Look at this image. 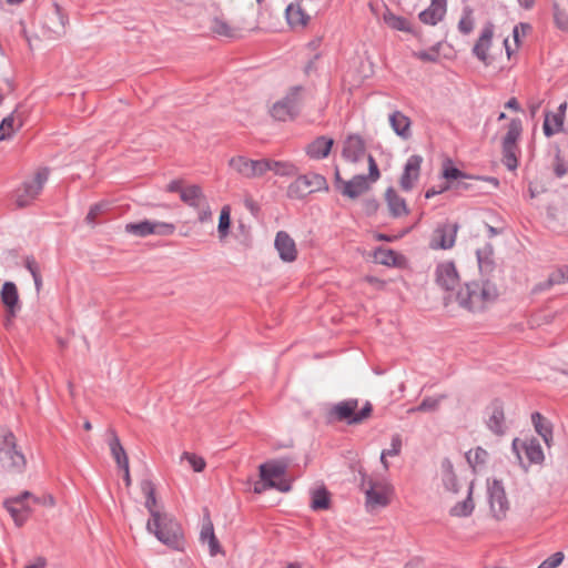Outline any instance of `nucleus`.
Wrapping results in <instances>:
<instances>
[{
  "instance_id": "4c0bfd02",
  "label": "nucleus",
  "mask_w": 568,
  "mask_h": 568,
  "mask_svg": "<svg viewBox=\"0 0 568 568\" xmlns=\"http://www.w3.org/2000/svg\"><path fill=\"white\" fill-rule=\"evenodd\" d=\"M180 197L185 204L192 207L201 206L203 201L206 200L199 185L185 186Z\"/></svg>"
},
{
  "instance_id": "7c9ffc66",
  "label": "nucleus",
  "mask_w": 568,
  "mask_h": 568,
  "mask_svg": "<svg viewBox=\"0 0 568 568\" xmlns=\"http://www.w3.org/2000/svg\"><path fill=\"white\" fill-rule=\"evenodd\" d=\"M210 30L217 37L236 38L239 29L234 27L223 14L214 16L210 21Z\"/></svg>"
},
{
  "instance_id": "2eb2a0df",
  "label": "nucleus",
  "mask_w": 568,
  "mask_h": 568,
  "mask_svg": "<svg viewBox=\"0 0 568 568\" xmlns=\"http://www.w3.org/2000/svg\"><path fill=\"white\" fill-rule=\"evenodd\" d=\"M458 225L456 223L443 222L436 225L430 239L432 250H449L455 245Z\"/></svg>"
},
{
  "instance_id": "412c9836",
  "label": "nucleus",
  "mask_w": 568,
  "mask_h": 568,
  "mask_svg": "<svg viewBox=\"0 0 568 568\" xmlns=\"http://www.w3.org/2000/svg\"><path fill=\"white\" fill-rule=\"evenodd\" d=\"M458 274L453 262L440 263L436 268V283L447 292L458 286Z\"/></svg>"
},
{
  "instance_id": "72a5a7b5",
  "label": "nucleus",
  "mask_w": 568,
  "mask_h": 568,
  "mask_svg": "<svg viewBox=\"0 0 568 568\" xmlns=\"http://www.w3.org/2000/svg\"><path fill=\"white\" fill-rule=\"evenodd\" d=\"M531 423L537 434L544 439L547 446H550L552 442V426L550 422L544 417L540 413H534L531 415Z\"/></svg>"
},
{
  "instance_id": "49530a36",
  "label": "nucleus",
  "mask_w": 568,
  "mask_h": 568,
  "mask_svg": "<svg viewBox=\"0 0 568 568\" xmlns=\"http://www.w3.org/2000/svg\"><path fill=\"white\" fill-rule=\"evenodd\" d=\"M474 24L473 11L470 9H465L458 22L459 31L464 34H468L473 31Z\"/></svg>"
},
{
  "instance_id": "6e6552de",
  "label": "nucleus",
  "mask_w": 568,
  "mask_h": 568,
  "mask_svg": "<svg viewBox=\"0 0 568 568\" xmlns=\"http://www.w3.org/2000/svg\"><path fill=\"white\" fill-rule=\"evenodd\" d=\"M358 408L357 399H347L335 404L328 412L331 420L346 422L347 424H359L367 419L372 413V405L367 403L362 409Z\"/></svg>"
},
{
  "instance_id": "f3484780",
  "label": "nucleus",
  "mask_w": 568,
  "mask_h": 568,
  "mask_svg": "<svg viewBox=\"0 0 568 568\" xmlns=\"http://www.w3.org/2000/svg\"><path fill=\"white\" fill-rule=\"evenodd\" d=\"M422 163L423 158L417 154L410 155L407 159L404 171L399 178V185L402 190L408 192L415 186L419 180Z\"/></svg>"
},
{
  "instance_id": "c85d7f7f",
  "label": "nucleus",
  "mask_w": 568,
  "mask_h": 568,
  "mask_svg": "<svg viewBox=\"0 0 568 568\" xmlns=\"http://www.w3.org/2000/svg\"><path fill=\"white\" fill-rule=\"evenodd\" d=\"M200 541L202 544L207 542L209 552L211 556H216L217 554L222 552L220 541L217 540V538L214 534L213 524H212L209 515H206L204 523L202 525V528L200 531Z\"/></svg>"
},
{
  "instance_id": "f704fd0d",
  "label": "nucleus",
  "mask_w": 568,
  "mask_h": 568,
  "mask_svg": "<svg viewBox=\"0 0 568 568\" xmlns=\"http://www.w3.org/2000/svg\"><path fill=\"white\" fill-rule=\"evenodd\" d=\"M387 206L393 216L399 217L408 214L406 202L400 197L393 189H389L385 193Z\"/></svg>"
},
{
  "instance_id": "a18cd8bd",
  "label": "nucleus",
  "mask_w": 568,
  "mask_h": 568,
  "mask_svg": "<svg viewBox=\"0 0 568 568\" xmlns=\"http://www.w3.org/2000/svg\"><path fill=\"white\" fill-rule=\"evenodd\" d=\"M231 227V206L224 205L221 209L217 224V234L221 241L225 240L230 233Z\"/></svg>"
},
{
  "instance_id": "f257e3e1",
  "label": "nucleus",
  "mask_w": 568,
  "mask_h": 568,
  "mask_svg": "<svg viewBox=\"0 0 568 568\" xmlns=\"http://www.w3.org/2000/svg\"><path fill=\"white\" fill-rule=\"evenodd\" d=\"M382 468V473L372 474H367L363 469L358 470L361 489L365 494V507L369 513L387 507L394 495V487L386 476L388 464H383Z\"/></svg>"
},
{
  "instance_id": "a19ab883",
  "label": "nucleus",
  "mask_w": 568,
  "mask_h": 568,
  "mask_svg": "<svg viewBox=\"0 0 568 568\" xmlns=\"http://www.w3.org/2000/svg\"><path fill=\"white\" fill-rule=\"evenodd\" d=\"M374 258L376 262L387 265L397 266L404 261V257L389 248H378L375 251Z\"/></svg>"
},
{
  "instance_id": "1a4fd4ad",
  "label": "nucleus",
  "mask_w": 568,
  "mask_h": 568,
  "mask_svg": "<svg viewBox=\"0 0 568 568\" xmlns=\"http://www.w3.org/2000/svg\"><path fill=\"white\" fill-rule=\"evenodd\" d=\"M303 92L304 90L301 85L290 88L286 95L271 106L270 114L278 121L293 119L297 114Z\"/></svg>"
},
{
  "instance_id": "393cba45",
  "label": "nucleus",
  "mask_w": 568,
  "mask_h": 568,
  "mask_svg": "<svg viewBox=\"0 0 568 568\" xmlns=\"http://www.w3.org/2000/svg\"><path fill=\"white\" fill-rule=\"evenodd\" d=\"M0 297L8 315L13 317L20 310V300L17 285L13 282H6L2 285Z\"/></svg>"
},
{
  "instance_id": "864d4df0",
  "label": "nucleus",
  "mask_w": 568,
  "mask_h": 568,
  "mask_svg": "<svg viewBox=\"0 0 568 568\" xmlns=\"http://www.w3.org/2000/svg\"><path fill=\"white\" fill-rule=\"evenodd\" d=\"M554 172L558 178L564 176L568 172V163L560 156H556L554 162Z\"/></svg>"
},
{
  "instance_id": "58836bf2",
  "label": "nucleus",
  "mask_w": 568,
  "mask_h": 568,
  "mask_svg": "<svg viewBox=\"0 0 568 568\" xmlns=\"http://www.w3.org/2000/svg\"><path fill=\"white\" fill-rule=\"evenodd\" d=\"M266 172L272 171L280 176H293L297 173V168L287 161H275L266 159Z\"/></svg>"
},
{
  "instance_id": "a878e982",
  "label": "nucleus",
  "mask_w": 568,
  "mask_h": 568,
  "mask_svg": "<svg viewBox=\"0 0 568 568\" xmlns=\"http://www.w3.org/2000/svg\"><path fill=\"white\" fill-rule=\"evenodd\" d=\"M285 16L292 29H303L311 20V16L302 8L300 2L290 3L285 10Z\"/></svg>"
},
{
  "instance_id": "e2e57ef3",
  "label": "nucleus",
  "mask_w": 568,
  "mask_h": 568,
  "mask_svg": "<svg viewBox=\"0 0 568 568\" xmlns=\"http://www.w3.org/2000/svg\"><path fill=\"white\" fill-rule=\"evenodd\" d=\"M33 501L38 503V504H42V505L49 506V507H53L55 505V500H54L53 496L50 495V494L44 495L41 498L40 497H33Z\"/></svg>"
},
{
  "instance_id": "f8f14e48",
  "label": "nucleus",
  "mask_w": 568,
  "mask_h": 568,
  "mask_svg": "<svg viewBox=\"0 0 568 568\" xmlns=\"http://www.w3.org/2000/svg\"><path fill=\"white\" fill-rule=\"evenodd\" d=\"M124 230L126 233L139 237L149 235L170 236L175 232V225L168 222L143 220L128 223Z\"/></svg>"
},
{
  "instance_id": "69168bd1",
  "label": "nucleus",
  "mask_w": 568,
  "mask_h": 568,
  "mask_svg": "<svg viewBox=\"0 0 568 568\" xmlns=\"http://www.w3.org/2000/svg\"><path fill=\"white\" fill-rule=\"evenodd\" d=\"M365 281L372 285H374L376 288H383L384 287V282L376 278V277H373V276H366L365 277Z\"/></svg>"
},
{
  "instance_id": "3c124183",
  "label": "nucleus",
  "mask_w": 568,
  "mask_h": 568,
  "mask_svg": "<svg viewBox=\"0 0 568 568\" xmlns=\"http://www.w3.org/2000/svg\"><path fill=\"white\" fill-rule=\"evenodd\" d=\"M488 457V454L481 447L469 449L466 453L467 462H484Z\"/></svg>"
},
{
  "instance_id": "774afa93",
  "label": "nucleus",
  "mask_w": 568,
  "mask_h": 568,
  "mask_svg": "<svg viewBox=\"0 0 568 568\" xmlns=\"http://www.w3.org/2000/svg\"><path fill=\"white\" fill-rule=\"evenodd\" d=\"M420 565H422L420 559L414 558V559L409 560L408 562H406L404 568H420Z\"/></svg>"
},
{
  "instance_id": "0e129e2a",
  "label": "nucleus",
  "mask_w": 568,
  "mask_h": 568,
  "mask_svg": "<svg viewBox=\"0 0 568 568\" xmlns=\"http://www.w3.org/2000/svg\"><path fill=\"white\" fill-rule=\"evenodd\" d=\"M47 566V560L44 557H38L33 564H29L26 568H44Z\"/></svg>"
},
{
  "instance_id": "ea45409f",
  "label": "nucleus",
  "mask_w": 568,
  "mask_h": 568,
  "mask_svg": "<svg viewBox=\"0 0 568 568\" xmlns=\"http://www.w3.org/2000/svg\"><path fill=\"white\" fill-rule=\"evenodd\" d=\"M311 508L313 510H326L331 505L329 493L325 487H318L311 491Z\"/></svg>"
},
{
  "instance_id": "37998d69",
  "label": "nucleus",
  "mask_w": 568,
  "mask_h": 568,
  "mask_svg": "<svg viewBox=\"0 0 568 568\" xmlns=\"http://www.w3.org/2000/svg\"><path fill=\"white\" fill-rule=\"evenodd\" d=\"M108 445L111 456L115 462H128V455L122 447L118 435L112 429L108 432Z\"/></svg>"
},
{
  "instance_id": "6ab92c4d",
  "label": "nucleus",
  "mask_w": 568,
  "mask_h": 568,
  "mask_svg": "<svg viewBox=\"0 0 568 568\" xmlns=\"http://www.w3.org/2000/svg\"><path fill=\"white\" fill-rule=\"evenodd\" d=\"M67 16L59 6H54L50 13L45 16L43 28L48 38H59L64 33Z\"/></svg>"
},
{
  "instance_id": "338daca9",
  "label": "nucleus",
  "mask_w": 568,
  "mask_h": 568,
  "mask_svg": "<svg viewBox=\"0 0 568 568\" xmlns=\"http://www.w3.org/2000/svg\"><path fill=\"white\" fill-rule=\"evenodd\" d=\"M505 106H506L507 109H511V110H514V111H519V110H520L519 103H518V101H517V99H516V98H511V99H509V100L507 101V103L505 104Z\"/></svg>"
},
{
  "instance_id": "2f4dec72",
  "label": "nucleus",
  "mask_w": 568,
  "mask_h": 568,
  "mask_svg": "<svg viewBox=\"0 0 568 568\" xmlns=\"http://www.w3.org/2000/svg\"><path fill=\"white\" fill-rule=\"evenodd\" d=\"M394 132L404 140L410 138V120L400 111H394L388 118Z\"/></svg>"
},
{
  "instance_id": "cd10ccee",
  "label": "nucleus",
  "mask_w": 568,
  "mask_h": 568,
  "mask_svg": "<svg viewBox=\"0 0 568 568\" xmlns=\"http://www.w3.org/2000/svg\"><path fill=\"white\" fill-rule=\"evenodd\" d=\"M493 39V28L486 27L474 45L473 52L474 54L486 65L491 63L490 55L488 53L489 48L491 45Z\"/></svg>"
},
{
  "instance_id": "a211bd4d",
  "label": "nucleus",
  "mask_w": 568,
  "mask_h": 568,
  "mask_svg": "<svg viewBox=\"0 0 568 568\" xmlns=\"http://www.w3.org/2000/svg\"><path fill=\"white\" fill-rule=\"evenodd\" d=\"M567 102H562L557 111H547L542 123V132L547 138L560 133L564 130V123L567 112Z\"/></svg>"
},
{
  "instance_id": "dca6fc26",
  "label": "nucleus",
  "mask_w": 568,
  "mask_h": 568,
  "mask_svg": "<svg viewBox=\"0 0 568 568\" xmlns=\"http://www.w3.org/2000/svg\"><path fill=\"white\" fill-rule=\"evenodd\" d=\"M513 450L519 460L526 458L528 462H542L545 459L542 448L535 437L515 438Z\"/></svg>"
},
{
  "instance_id": "5fc2aeb1",
  "label": "nucleus",
  "mask_w": 568,
  "mask_h": 568,
  "mask_svg": "<svg viewBox=\"0 0 568 568\" xmlns=\"http://www.w3.org/2000/svg\"><path fill=\"white\" fill-rule=\"evenodd\" d=\"M555 22L559 29L568 30V16L564 11L558 9L555 11Z\"/></svg>"
},
{
  "instance_id": "4d7b16f0",
  "label": "nucleus",
  "mask_w": 568,
  "mask_h": 568,
  "mask_svg": "<svg viewBox=\"0 0 568 568\" xmlns=\"http://www.w3.org/2000/svg\"><path fill=\"white\" fill-rule=\"evenodd\" d=\"M185 189L184 184H183V181L182 180H173L171 181L165 190L168 192H171V193H179L180 195L182 194L183 190Z\"/></svg>"
},
{
  "instance_id": "423d86ee",
  "label": "nucleus",
  "mask_w": 568,
  "mask_h": 568,
  "mask_svg": "<svg viewBox=\"0 0 568 568\" xmlns=\"http://www.w3.org/2000/svg\"><path fill=\"white\" fill-rule=\"evenodd\" d=\"M287 464H260V478L254 485V493L262 494L270 488L287 493L291 490V480L286 477Z\"/></svg>"
},
{
  "instance_id": "6e6d98bb",
  "label": "nucleus",
  "mask_w": 568,
  "mask_h": 568,
  "mask_svg": "<svg viewBox=\"0 0 568 568\" xmlns=\"http://www.w3.org/2000/svg\"><path fill=\"white\" fill-rule=\"evenodd\" d=\"M443 176L446 180H457L463 176V173H462V171H459L458 169H456L454 166H446L443 170Z\"/></svg>"
},
{
  "instance_id": "c9c22d12",
  "label": "nucleus",
  "mask_w": 568,
  "mask_h": 568,
  "mask_svg": "<svg viewBox=\"0 0 568 568\" xmlns=\"http://www.w3.org/2000/svg\"><path fill=\"white\" fill-rule=\"evenodd\" d=\"M474 488L470 486L467 489V496L463 501L456 503L450 509L449 515L453 517H468L475 509V503L473 499Z\"/></svg>"
},
{
  "instance_id": "052dcab7",
  "label": "nucleus",
  "mask_w": 568,
  "mask_h": 568,
  "mask_svg": "<svg viewBox=\"0 0 568 568\" xmlns=\"http://www.w3.org/2000/svg\"><path fill=\"white\" fill-rule=\"evenodd\" d=\"M24 265L27 270L31 273V275L40 273L39 265L33 257H27L24 261Z\"/></svg>"
},
{
  "instance_id": "13d9d810",
  "label": "nucleus",
  "mask_w": 568,
  "mask_h": 568,
  "mask_svg": "<svg viewBox=\"0 0 568 568\" xmlns=\"http://www.w3.org/2000/svg\"><path fill=\"white\" fill-rule=\"evenodd\" d=\"M529 29H530V27L528 24H524V23H520L514 28L513 36H514V40L517 44L519 43L520 36H526L527 32L529 31Z\"/></svg>"
},
{
  "instance_id": "4468645a",
  "label": "nucleus",
  "mask_w": 568,
  "mask_h": 568,
  "mask_svg": "<svg viewBox=\"0 0 568 568\" xmlns=\"http://www.w3.org/2000/svg\"><path fill=\"white\" fill-rule=\"evenodd\" d=\"M487 494L493 516L497 520L505 518L509 509V501L501 481L497 479L488 480Z\"/></svg>"
},
{
  "instance_id": "9d476101",
  "label": "nucleus",
  "mask_w": 568,
  "mask_h": 568,
  "mask_svg": "<svg viewBox=\"0 0 568 568\" xmlns=\"http://www.w3.org/2000/svg\"><path fill=\"white\" fill-rule=\"evenodd\" d=\"M328 191L326 179L317 173L300 175L287 187V195L293 199H301L306 194Z\"/></svg>"
},
{
  "instance_id": "603ef678",
  "label": "nucleus",
  "mask_w": 568,
  "mask_h": 568,
  "mask_svg": "<svg viewBox=\"0 0 568 568\" xmlns=\"http://www.w3.org/2000/svg\"><path fill=\"white\" fill-rule=\"evenodd\" d=\"M194 209L199 211L197 219L201 223L209 222L212 219V211L206 200L203 201L201 206H195Z\"/></svg>"
},
{
  "instance_id": "ddd939ff",
  "label": "nucleus",
  "mask_w": 568,
  "mask_h": 568,
  "mask_svg": "<svg viewBox=\"0 0 568 568\" xmlns=\"http://www.w3.org/2000/svg\"><path fill=\"white\" fill-rule=\"evenodd\" d=\"M230 168L245 179H258L266 173V159L252 160L242 155L229 160Z\"/></svg>"
},
{
  "instance_id": "8fccbe9b",
  "label": "nucleus",
  "mask_w": 568,
  "mask_h": 568,
  "mask_svg": "<svg viewBox=\"0 0 568 568\" xmlns=\"http://www.w3.org/2000/svg\"><path fill=\"white\" fill-rule=\"evenodd\" d=\"M565 555L561 551H557L545 559L538 568H557L564 561Z\"/></svg>"
},
{
  "instance_id": "b1692460",
  "label": "nucleus",
  "mask_w": 568,
  "mask_h": 568,
  "mask_svg": "<svg viewBox=\"0 0 568 568\" xmlns=\"http://www.w3.org/2000/svg\"><path fill=\"white\" fill-rule=\"evenodd\" d=\"M366 154V148L363 139L358 135L348 136L343 145L342 155L346 161L358 162Z\"/></svg>"
},
{
  "instance_id": "9b49d317",
  "label": "nucleus",
  "mask_w": 568,
  "mask_h": 568,
  "mask_svg": "<svg viewBox=\"0 0 568 568\" xmlns=\"http://www.w3.org/2000/svg\"><path fill=\"white\" fill-rule=\"evenodd\" d=\"M523 125L519 119H511L503 139L504 163L509 170L517 168V141L521 135Z\"/></svg>"
},
{
  "instance_id": "79ce46f5",
  "label": "nucleus",
  "mask_w": 568,
  "mask_h": 568,
  "mask_svg": "<svg viewBox=\"0 0 568 568\" xmlns=\"http://www.w3.org/2000/svg\"><path fill=\"white\" fill-rule=\"evenodd\" d=\"M383 21L390 29L403 31V32H412L410 23L404 17L396 16L389 10H386L383 14Z\"/></svg>"
},
{
  "instance_id": "c03bdc74",
  "label": "nucleus",
  "mask_w": 568,
  "mask_h": 568,
  "mask_svg": "<svg viewBox=\"0 0 568 568\" xmlns=\"http://www.w3.org/2000/svg\"><path fill=\"white\" fill-rule=\"evenodd\" d=\"M21 126V120L13 113L6 116L0 123V141L7 140Z\"/></svg>"
},
{
  "instance_id": "680f3d73",
  "label": "nucleus",
  "mask_w": 568,
  "mask_h": 568,
  "mask_svg": "<svg viewBox=\"0 0 568 568\" xmlns=\"http://www.w3.org/2000/svg\"><path fill=\"white\" fill-rule=\"evenodd\" d=\"M100 212H101L100 205L92 206L87 214V217H85L87 222L90 224H93L95 222L97 217L99 216Z\"/></svg>"
},
{
  "instance_id": "20e7f679",
  "label": "nucleus",
  "mask_w": 568,
  "mask_h": 568,
  "mask_svg": "<svg viewBox=\"0 0 568 568\" xmlns=\"http://www.w3.org/2000/svg\"><path fill=\"white\" fill-rule=\"evenodd\" d=\"M368 176L356 175L349 181H345L341 176L338 168L335 169V184L337 190L346 197L355 200L371 190V186L379 176L378 166L372 155H368Z\"/></svg>"
},
{
  "instance_id": "7ed1b4c3",
  "label": "nucleus",
  "mask_w": 568,
  "mask_h": 568,
  "mask_svg": "<svg viewBox=\"0 0 568 568\" xmlns=\"http://www.w3.org/2000/svg\"><path fill=\"white\" fill-rule=\"evenodd\" d=\"M475 467L473 464H443L439 478L444 491L457 495L462 488H474Z\"/></svg>"
},
{
  "instance_id": "de8ad7c7",
  "label": "nucleus",
  "mask_w": 568,
  "mask_h": 568,
  "mask_svg": "<svg viewBox=\"0 0 568 568\" xmlns=\"http://www.w3.org/2000/svg\"><path fill=\"white\" fill-rule=\"evenodd\" d=\"M442 397H426L414 409L416 412H434L438 408Z\"/></svg>"
},
{
  "instance_id": "aec40b11",
  "label": "nucleus",
  "mask_w": 568,
  "mask_h": 568,
  "mask_svg": "<svg viewBox=\"0 0 568 568\" xmlns=\"http://www.w3.org/2000/svg\"><path fill=\"white\" fill-rule=\"evenodd\" d=\"M274 246L282 261L292 263L297 258V247L294 239L285 231L275 235Z\"/></svg>"
},
{
  "instance_id": "0eeeda50",
  "label": "nucleus",
  "mask_w": 568,
  "mask_h": 568,
  "mask_svg": "<svg viewBox=\"0 0 568 568\" xmlns=\"http://www.w3.org/2000/svg\"><path fill=\"white\" fill-rule=\"evenodd\" d=\"M48 180V170L39 169L34 174L27 179L12 193V200L18 207L30 205L41 193L44 183Z\"/></svg>"
},
{
  "instance_id": "e433bc0d",
  "label": "nucleus",
  "mask_w": 568,
  "mask_h": 568,
  "mask_svg": "<svg viewBox=\"0 0 568 568\" xmlns=\"http://www.w3.org/2000/svg\"><path fill=\"white\" fill-rule=\"evenodd\" d=\"M141 490L145 496V508L149 510L151 518H154V515H161L162 513L156 509L155 487L153 483L149 479L142 480Z\"/></svg>"
},
{
  "instance_id": "f03ea898",
  "label": "nucleus",
  "mask_w": 568,
  "mask_h": 568,
  "mask_svg": "<svg viewBox=\"0 0 568 568\" xmlns=\"http://www.w3.org/2000/svg\"><path fill=\"white\" fill-rule=\"evenodd\" d=\"M497 298L498 290L488 281L466 283L456 293L458 304L470 312H481L493 305Z\"/></svg>"
},
{
  "instance_id": "473e14b6",
  "label": "nucleus",
  "mask_w": 568,
  "mask_h": 568,
  "mask_svg": "<svg viewBox=\"0 0 568 568\" xmlns=\"http://www.w3.org/2000/svg\"><path fill=\"white\" fill-rule=\"evenodd\" d=\"M3 507L8 510L18 527H21L27 521L30 509L24 504L17 503V499L7 498L3 501Z\"/></svg>"
},
{
  "instance_id": "bb28decb",
  "label": "nucleus",
  "mask_w": 568,
  "mask_h": 568,
  "mask_svg": "<svg viewBox=\"0 0 568 568\" xmlns=\"http://www.w3.org/2000/svg\"><path fill=\"white\" fill-rule=\"evenodd\" d=\"M333 145L334 140L332 138L322 135L307 144L305 151L311 159L321 160L329 154Z\"/></svg>"
},
{
  "instance_id": "4be33fe9",
  "label": "nucleus",
  "mask_w": 568,
  "mask_h": 568,
  "mask_svg": "<svg viewBox=\"0 0 568 568\" xmlns=\"http://www.w3.org/2000/svg\"><path fill=\"white\" fill-rule=\"evenodd\" d=\"M28 457L16 448V440L12 433L0 429V460H26Z\"/></svg>"
},
{
  "instance_id": "5701e85b",
  "label": "nucleus",
  "mask_w": 568,
  "mask_h": 568,
  "mask_svg": "<svg viewBox=\"0 0 568 568\" xmlns=\"http://www.w3.org/2000/svg\"><path fill=\"white\" fill-rule=\"evenodd\" d=\"M487 413L488 417L486 424L488 428L498 436L504 435L507 426L503 405L498 402H494L487 408Z\"/></svg>"
},
{
  "instance_id": "c756f323",
  "label": "nucleus",
  "mask_w": 568,
  "mask_h": 568,
  "mask_svg": "<svg viewBox=\"0 0 568 568\" xmlns=\"http://www.w3.org/2000/svg\"><path fill=\"white\" fill-rule=\"evenodd\" d=\"M446 13V0H432L430 6L419 13L422 22L435 26Z\"/></svg>"
},
{
  "instance_id": "09e8293b",
  "label": "nucleus",
  "mask_w": 568,
  "mask_h": 568,
  "mask_svg": "<svg viewBox=\"0 0 568 568\" xmlns=\"http://www.w3.org/2000/svg\"><path fill=\"white\" fill-rule=\"evenodd\" d=\"M402 448V440L399 437H393L390 447L387 449H384L381 454L382 462L387 457H396L398 456Z\"/></svg>"
},
{
  "instance_id": "bf43d9fd",
  "label": "nucleus",
  "mask_w": 568,
  "mask_h": 568,
  "mask_svg": "<svg viewBox=\"0 0 568 568\" xmlns=\"http://www.w3.org/2000/svg\"><path fill=\"white\" fill-rule=\"evenodd\" d=\"M129 465L130 464H118L119 475H122L123 480H124L126 487H130V485H131V477H130Z\"/></svg>"
},
{
  "instance_id": "39448f33",
  "label": "nucleus",
  "mask_w": 568,
  "mask_h": 568,
  "mask_svg": "<svg viewBox=\"0 0 568 568\" xmlns=\"http://www.w3.org/2000/svg\"><path fill=\"white\" fill-rule=\"evenodd\" d=\"M146 528L164 545L180 548L183 538L181 526L168 514L154 515V518L148 520Z\"/></svg>"
}]
</instances>
